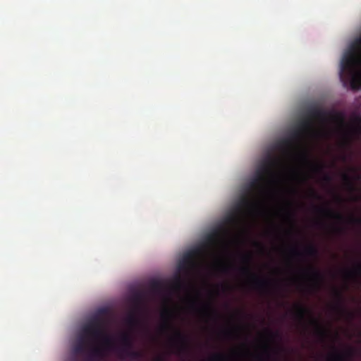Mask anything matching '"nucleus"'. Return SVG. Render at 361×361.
Masks as SVG:
<instances>
[{
  "label": "nucleus",
  "instance_id": "1",
  "mask_svg": "<svg viewBox=\"0 0 361 361\" xmlns=\"http://www.w3.org/2000/svg\"><path fill=\"white\" fill-rule=\"evenodd\" d=\"M113 345L112 337L104 331V321L95 315L82 326L70 361H79V355H84L85 361H106V350H112Z\"/></svg>",
  "mask_w": 361,
  "mask_h": 361
},
{
  "label": "nucleus",
  "instance_id": "2",
  "mask_svg": "<svg viewBox=\"0 0 361 361\" xmlns=\"http://www.w3.org/2000/svg\"><path fill=\"white\" fill-rule=\"evenodd\" d=\"M361 37L350 46L341 61L339 76L344 87L357 90L361 88Z\"/></svg>",
  "mask_w": 361,
  "mask_h": 361
},
{
  "label": "nucleus",
  "instance_id": "3",
  "mask_svg": "<svg viewBox=\"0 0 361 361\" xmlns=\"http://www.w3.org/2000/svg\"><path fill=\"white\" fill-rule=\"evenodd\" d=\"M173 316V312L170 309L166 308L161 313V317L163 323L160 326L161 332H167L173 330L172 336L173 341L180 344L178 348L179 354H185L189 350V342L188 336L184 334L179 329H174L171 324V319Z\"/></svg>",
  "mask_w": 361,
  "mask_h": 361
},
{
  "label": "nucleus",
  "instance_id": "4",
  "mask_svg": "<svg viewBox=\"0 0 361 361\" xmlns=\"http://www.w3.org/2000/svg\"><path fill=\"white\" fill-rule=\"evenodd\" d=\"M279 164L280 161L279 159L269 157L264 163L257 169L256 176L250 183V188L263 190L266 178L269 177L271 179H274L276 174L274 169L278 166Z\"/></svg>",
  "mask_w": 361,
  "mask_h": 361
},
{
  "label": "nucleus",
  "instance_id": "5",
  "mask_svg": "<svg viewBox=\"0 0 361 361\" xmlns=\"http://www.w3.org/2000/svg\"><path fill=\"white\" fill-rule=\"evenodd\" d=\"M240 259L245 265L238 269L239 273L243 276L250 278V283L254 288L261 291L267 289L269 282L254 273L250 266L252 260V254L250 252L243 254Z\"/></svg>",
  "mask_w": 361,
  "mask_h": 361
},
{
  "label": "nucleus",
  "instance_id": "6",
  "mask_svg": "<svg viewBox=\"0 0 361 361\" xmlns=\"http://www.w3.org/2000/svg\"><path fill=\"white\" fill-rule=\"evenodd\" d=\"M316 132L314 122L306 116L301 119L298 125V129L292 134L291 139H283L279 142V147L289 149L293 147V141L300 140L304 135L313 134Z\"/></svg>",
  "mask_w": 361,
  "mask_h": 361
},
{
  "label": "nucleus",
  "instance_id": "7",
  "mask_svg": "<svg viewBox=\"0 0 361 361\" xmlns=\"http://www.w3.org/2000/svg\"><path fill=\"white\" fill-rule=\"evenodd\" d=\"M302 271L310 279L311 287L315 290H319L324 280L323 274L312 266L305 267Z\"/></svg>",
  "mask_w": 361,
  "mask_h": 361
},
{
  "label": "nucleus",
  "instance_id": "8",
  "mask_svg": "<svg viewBox=\"0 0 361 361\" xmlns=\"http://www.w3.org/2000/svg\"><path fill=\"white\" fill-rule=\"evenodd\" d=\"M200 252V249H194L185 252L178 263V269L180 270H186L195 268L197 265L195 262V258Z\"/></svg>",
  "mask_w": 361,
  "mask_h": 361
},
{
  "label": "nucleus",
  "instance_id": "9",
  "mask_svg": "<svg viewBox=\"0 0 361 361\" xmlns=\"http://www.w3.org/2000/svg\"><path fill=\"white\" fill-rule=\"evenodd\" d=\"M189 302L190 307L200 315L209 317H217L219 316L218 312L212 307L209 303L204 304L202 307H199L197 306L196 300L190 299Z\"/></svg>",
  "mask_w": 361,
  "mask_h": 361
},
{
  "label": "nucleus",
  "instance_id": "10",
  "mask_svg": "<svg viewBox=\"0 0 361 361\" xmlns=\"http://www.w3.org/2000/svg\"><path fill=\"white\" fill-rule=\"evenodd\" d=\"M140 310H132L125 319L126 324L130 329H134L137 327H145V324L142 319L140 318L137 313Z\"/></svg>",
  "mask_w": 361,
  "mask_h": 361
},
{
  "label": "nucleus",
  "instance_id": "11",
  "mask_svg": "<svg viewBox=\"0 0 361 361\" xmlns=\"http://www.w3.org/2000/svg\"><path fill=\"white\" fill-rule=\"evenodd\" d=\"M285 351V348L281 345H276L275 348H271L269 345L263 346V354L258 356L259 361H270L273 359L272 354L279 355Z\"/></svg>",
  "mask_w": 361,
  "mask_h": 361
},
{
  "label": "nucleus",
  "instance_id": "12",
  "mask_svg": "<svg viewBox=\"0 0 361 361\" xmlns=\"http://www.w3.org/2000/svg\"><path fill=\"white\" fill-rule=\"evenodd\" d=\"M118 357L121 360L129 358L131 361H138L143 357V353L139 350L132 349H121L119 351Z\"/></svg>",
  "mask_w": 361,
  "mask_h": 361
},
{
  "label": "nucleus",
  "instance_id": "13",
  "mask_svg": "<svg viewBox=\"0 0 361 361\" xmlns=\"http://www.w3.org/2000/svg\"><path fill=\"white\" fill-rule=\"evenodd\" d=\"M121 347L118 348V354L121 349H132L134 345V340L132 334L129 331H125L120 334Z\"/></svg>",
  "mask_w": 361,
  "mask_h": 361
},
{
  "label": "nucleus",
  "instance_id": "14",
  "mask_svg": "<svg viewBox=\"0 0 361 361\" xmlns=\"http://www.w3.org/2000/svg\"><path fill=\"white\" fill-rule=\"evenodd\" d=\"M315 209H316L317 212H318L321 214H322L325 216L334 219L336 221H343L345 219L344 216L341 213L336 212L335 210H333L329 207H316Z\"/></svg>",
  "mask_w": 361,
  "mask_h": 361
},
{
  "label": "nucleus",
  "instance_id": "15",
  "mask_svg": "<svg viewBox=\"0 0 361 361\" xmlns=\"http://www.w3.org/2000/svg\"><path fill=\"white\" fill-rule=\"evenodd\" d=\"M310 322L315 327V335L321 340L324 341L328 336V331L322 325L318 319L311 317Z\"/></svg>",
  "mask_w": 361,
  "mask_h": 361
},
{
  "label": "nucleus",
  "instance_id": "16",
  "mask_svg": "<svg viewBox=\"0 0 361 361\" xmlns=\"http://www.w3.org/2000/svg\"><path fill=\"white\" fill-rule=\"evenodd\" d=\"M295 317L300 322H304L307 314H311V311L301 304H295Z\"/></svg>",
  "mask_w": 361,
  "mask_h": 361
},
{
  "label": "nucleus",
  "instance_id": "17",
  "mask_svg": "<svg viewBox=\"0 0 361 361\" xmlns=\"http://www.w3.org/2000/svg\"><path fill=\"white\" fill-rule=\"evenodd\" d=\"M354 355V349L349 348L347 349L345 354L335 353L329 357V361H349V359Z\"/></svg>",
  "mask_w": 361,
  "mask_h": 361
},
{
  "label": "nucleus",
  "instance_id": "18",
  "mask_svg": "<svg viewBox=\"0 0 361 361\" xmlns=\"http://www.w3.org/2000/svg\"><path fill=\"white\" fill-rule=\"evenodd\" d=\"M306 117L312 119L313 122L314 119L323 120L326 117V112L319 109L313 108L309 111L308 115Z\"/></svg>",
  "mask_w": 361,
  "mask_h": 361
},
{
  "label": "nucleus",
  "instance_id": "19",
  "mask_svg": "<svg viewBox=\"0 0 361 361\" xmlns=\"http://www.w3.org/2000/svg\"><path fill=\"white\" fill-rule=\"evenodd\" d=\"M302 159L308 164L311 165L312 169L314 173H322L324 172V166L322 164L317 162H312L309 159V157L307 154H304L302 156Z\"/></svg>",
  "mask_w": 361,
  "mask_h": 361
},
{
  "label": "nucleus",
  "instance_id": "20",
  "mask_svg": "<svg viewBox=\"0 0 361 361\" xmlns=\"http://www.w3.org/2000/svg\"><path fill=\"white\" fill-rule=\"evenodd\" d=\"M304 255L310 257H317L319 255V251L317 247L314 245L310 244L305 247L304 250Z\"/></svg>",
  "mask_w": 361,
  "mask_h": 361
},
{
  "label": "nucleus",
  "instance_id": "21",
  "mask_svg": "<svg viewBox=\"0 0 361 361\" xmlns=\"http://www.w3.org/2000/svg\"><path fill=\"white\" fill-rule=\"evenodd\" d=\"M334 293V296L336 298V300H338V303L336 307V310L339 312L345 311L343 306V296L342 292L338 289H335Z\"/></svg>",
  "mask_w": 361,
  "mask_h": 361
},
{
  "label": "nucleus",
  "instance_id": "22",
  "mask_svg": "<svg viewBox=\"0 0 361 361\" xmlns=\"http://www.w3.org/2000/svg\"><path fill=\"white\" fill-rule=\"evenodd\" d=\"M342 179L345 182L348 189L351 191L354 192L356 190V188L354 183V181L351 178L349 174L344 173L342 174Z\"/></svg>",
  "mask_w": 361,
  "mask_h": 361
},
{
  "label": "nucleus",
  "instance_id": "23",
  "mask_svg": "<svg viewBox=\"0 0 361 361\" xmlns=\"http://www.w3.org/2000/svg\"><path fill=\"white\" fill-rule=\"evenodd\" d=\"M265 333L269 339L272 342H275L276 340L281 341L282 339L281 334L279 331H274L271 329H267Z\"/></svg>",
  "mask_w": 361,
  "mask_h": 361
},
{
  "label": "nucleus",
  "instance_id": "24",
  "mask_svg": "<svg viewBox=\"0 0 361 361\" xmlns=\"http://www.w3.org/2000/svg\"><path fill=\"white\" fill-rule=\"evenodd\" d=\"M345 276L347 278L361 276V264H357L354 269L346 271Z\"/></svg>",
  "mask_w": 361,
  "mask_h": 361
},
{
  "label": "nucleus",
  "instance_id": "25",
  "mask_svg": "<svg viewBox=\"0 0 361 361\" xmlns=\"http://www.w3.org/2000/svg\"><path fill=\"white\" fill-rule=\"evenodd\" d=\"M144 295L140 292L135 293L133 296V301L135 305V310H140V305L143 301Z\"/></svg>",
  "mask_w": 361,
  "mask_h": 361
},
{
  "label": "nucleus",
  "instance_id": "26",
  "mask_svg": "<svg viewBox=\"0 0 361 361\" xmlns=\"http://www.w3.org/2000/svg\"><path fill=\"white\" fill-rule=\"evenodd\" d=\"M228 356L221 353L213 354L209 359V361H228Z\"/></svg>",
  "mask_w": 361,
  "mask_h": 361
},
{
  "label": "nucleus",
  "instance_id": "27",
  "mask_svg": "<svg viewBox=\"0 0 361 361\" xmlns=\"http://www.w3.org/2000/svg\"><path fill=\"white\" fill-rule=\"evenodd\" d=\"M150 288L154 292H159L162 289V284L160 281H154L152 282Z\"/></svg>",
  "mask_w": 361,
  "mask_h": 361
},
{
  "label": "nucleus",
  "instance_id": "28",
  "mask_svg": "<svg viewBox=\"0 0 361 361\" xmlns=\"http://www.w3.org/2000/svg\"><path fill=\"white\" fill-rule=\"evenodd\" d=\"M241 204L243 207L247 209H251L254 206V202L247 198L245 197L241 201Z\"/></svg>",
  "mask_w": 361,
  "mask_h": 361
},
{
  "label": "nucleus",
  "instance_id": "29",
  "mask_svg": "<svg viewBox=\"0 0 361 361\" xmlns=\"http://www.w3.org/2000/svg\"><path fill=\"white\" fill-rule=\"evenodd\" d=\"M348 221L350 224L361 225V218H357V217L354 216L353 215H351L349 216Z\"/></svg>",
  "mask_w": 361,
  "mask_h": 361
},
{
  "label": "nucleus",
  "instance_id": "30",
  "mask_svg": "<svg viewBox=\"0 0 361 361\" xmlns=\"http://www.w3.org/2000/svg\"><path fill=\"white\" fill-rule=\"evenodd\" d=\"M232 267V266L224 264L220 267V271L224 274H228Z\"/></svg>",
  "mask_w": 361,
  "mask_h": 361
},
{
  "label": "nucleus",
  "instance_id": "31",
  "mask_svg": "<svg viewBox=\"0 0 361 361\" xmlns=\"http://www.w3.org/2000/svg\"><path fill=\"white\" fill-rule=\"evenodd\" d=\"M310 195H311V197L312 198H314V199H316V200H321L322 199V197L319 195V193L317 192H316L313 189H311Z\"/></svg>",
  "mask_w": 361,
  "mask_h": 361
},
{
  "label": "nucleus",
  "instance_id": "32",
  "mask_svg": "<svg viewBox=\"0 0 361 361\" xmlns=\"http://www.w3.org/2000/svg\"><path fill=\"white\" fill-rule=\"evenodd\" d=\"M183 286V283L180 278H178L174 283V288L177 290H180Z\"/></svg>",
  "mask_w": 361,
  "mask_h": 361
},
{
  "label": "nucleus",
  "instance_id": "33",
  "mask_svg": "<svg viewBox=\"0 0 361 361\" xmlns=\"http://www.w3.org/2000/svg\"><path fill=\"white\" fill-rule=\"evenodd\" d=\"M323 180L325 182L330 183L332 180V178L329 174L324 173L323 176Z\"/></svg>",
  "mask_w": 361,
  "mask_h": 361
},
{
  "label": "nucleus",
  "instance_id": "34",
  "mask_svg": "<svg viewBox=\"0 0 361 361\" xmlns=\"http://www.w3.org/2000/svg\"><path fill=\"white\" fill-rule=\"evenodd\" d=\"M224 336L227 337H230L233 334V331L232 329H228L223 331Z\"/></svg>",
  "mask_w": 361,
  "mask_h": 361
},
{
  "label": "nucleus",
  "instance_id": "35",
  "mask_svg": "<svg viewBox=\"0 0 361 361\" xmlns=\"http://www.w3.org/2000/svg\"><path fill=\"white\" fill-rule=\"evenodd\" d=\"M334 230L336 233H343L344 232L343 228L340 226L334 227Z\"/></svg>",
  "mask_w": 361,
  "mask_h": 361
},
{
  "label": "nucleus",
  "instance_id": "36",
  "mask_svg": "<svg viewBox=\"0 0 361 361\" xmlns=\"http://www.w3.org/2000/svg\"><path fill=\"white\" fill-rule=\"evenodd\" d=\"M293 216H294V214L292 212L288 211V212H286V217L289 220H293Z\"/></svg>",
  "mask_w": 361,
  "mask_h": 361
},
{
  "label": "nucleus",
  "instance_id": "37",
  "mask_svg": "<svg viewBox=\"0 0 361 361\" xmlns=\"http://www.w3.org/2000/svg\"><path fill=\"white\" fill-rule=\"evenodd\" d=\"M254 245L257 247L263 248L262 244L258 241L254 242Z\"/></svg>",
  "mask_w": 361,
  "mask_h": 361
},
{
  "label": "nucleus",
  "instance_id": "38",
  "mask_svg": "<svg viewBox=\"0 0 361 361\" xmlns=\"http://www.w3.org/2000/svg\"><path fill=\"white\" fill-rule=\"evenodd\" d=\"M154 361H166L165 358L162 356H157L154 358Z\"/></svg>",
  "mask_w": 361,
  "mask_h": 361
},
{
  "label": "nucleus",
  "instance_id": "39",
  "mask_svg": "<svg viewBox=\"0 0 361 361\" xmlns=\"http://www.w3.org/2000/svg\"><path fill=\"white\" fill-rule=\"evenodd\" d=\"M336 200L339 202H343V199L338 195H336Z\"/></svg>",
  "mask_w": 361,
  "mask_h": 361
},
{
  "label": "nucleus",
  "instance_id": "40",
  "mask_svg": "<svg viewBox=\"0 0 361 361\" xmlns=\"http://www.w3.org/2000/svg\"><path fill=\"white\" fill-rule=\"evenodd\" d=\"M293 250L296 254H298V255L300 254V252H299L298 247H293Z\"/></svg>",
  "mask_w": 361,
  "mask_h": 361
},
{
  "label": "nucleus",
  "instance_id": "41",
  "mask_svg": "<svg viewBox=\"0 0 361 361\" xmlns=\"http://www.w3.org/2000/svg\"><path fill=\"white\" fill-rule=\"evenodd\" d=\"M360 178H361V177H360V176L359 174L356 173L355 179H356V180H360Z\"/></svg>",
  "mask_w": 361,
  "mask_h": 361
},
{
  "label": "nucleus",
  "instance_id": "42",
  "mask_svg": "<svg viewBox=\"0 0 361 361\" xmlns=\"http://www.w3.org/2000/svg\"><path fill=\"white\" fill-rule=\"evenodd\" d=\"M350 317H353V314L351 312H348Z\"/></svg>",
  "mask_w": 361,
  "mask_h": 361
},
{
  "label": "nucleus",
  "instance_id": "43",
  "mask_svg": "<svg viewBox=\"0 0 361 361\" xmlns=\"http://www.w3.org/2000/svg\"><path fill=\"white\" fill-rule=\"evenodd\" d=\"M357 130L359 131V132H361V128H357Z\"/></svg>",
  "mask_w": 361,
  "mask_h": 361
}]
</instances>
